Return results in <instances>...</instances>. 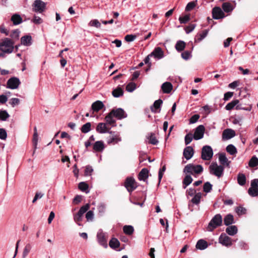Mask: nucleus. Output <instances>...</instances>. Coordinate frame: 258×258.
Wrapping results in <instances>:
<instances>
[{
	"label": "nucleus",
	"instance_id": "26",
	"mask_svg": "<svg viewBox=\"0 0 258 258\" xmlns=\"http://www.w3.org/2000/svg\"><path fill=\"white\" fill-rule=\"evenodd\" d=\"M223 221L224 224L228 226L235 223L234 217L231 214L226 215Z\"/></svg>",
	"mask_w": 258,
	"mask_h": 258
},
{
	"label": "nucleus",
	"instance_id": "59",
	"mask_svg": "<svg viewBox=\"0 0 258 258\" xmlns=\"http://www.w3.org/2000/svg\"><path fill=\"white\" fill-rule=\"evenodd\" d=\"M89 25L90 26L95 27H96L97 28H99L101 27L100 23L97 19H94V20H91L89 22Z\"/></svg>",
	"mask_w": 258,
	"mask_h": 258
},
{
	"label": "nucleus",
	"instance_id": "46",
	"mask_svg": "<svg viewBox=\"0 0 258 258\" xmlns=\"http://www.w3.org/2000/svg\"><path fill=\"white\" fill-rule=\"evenodd\" d=\"M91 124L88 122L82 125L81 128L82 133L86 134L91 131Z\"/></svg>",
	"mask_w": 258,
	"mask_h": 258
},
{
	"label": "nucleus",
	"instance_id": "21",
	"mask_svg": "<svg viewBox=\"0 0 258 258\" xmlns=\"http://www.w3.org/2000/svg\"><path fill=\"white\" fill-rule=\"evenodd\" d=\"M149 172V170L147 168H143L138 174V179L140 181H145L148 178Z\"/></svg>",
	"mask_w": 258,
	"mask_h": 258
},
{
	"label": "nucleus",
	"instance_id": "34",
	"mask_svg": "<svg viewBox=\"0 0 258 258\" xmlns=\"http://www.w3.org/2000/svg\"><path fill=\"white\" fill-rule=\"evenodd\" d=\"M112 94L114 97L118 98L123 96V91L120 87H117L112 91Z\"/></svg>",
	"mask_w": 258,
	"mask_h": 258
},
{
	"label": "nucleus",
	"instance_id": "27",
	"mask_svg": "<svg viewBox=\"0 0 258 258\" xmlns=\"http://www.w3.org/2000/svg\"><path fill=\"white\" fill-rule=\"evenodd\" d=\"M21 44L30 46L32 44V37L29 35H25L21 38Z\"/></svg>",
	"mask_w": 258,
	"mask_h": 258
},
{
	"label": "nucleus",
	"instance_id": "9",
	"mask_svg": "<svg viewBox=\"0 0 258 258\" xmlns=\"http://www.w3.org/2000/svg\"><path fill=\"white\" fill-rule=\"evenodd\" d=\"M46 10V3L41 0H35L32 4V11L42 13Z\"/></svg>",
	"mask_w": 258,
	"mask_h": 258
},
{
	"label": "nucleus",
	"instance_id": "51",
	"mask_svg": "<svg viewBox=\"0 0 258 258\" xmlns=\"http://www.w3.org/2000/svg\"><path fill=\"white\" fill-rule=\"evenodd\" d=\"M38 141V133H34L33 136V139H32L33 146H34L33 154L35 153V151L37 149Z\"/></svg>",
	"mask_w": 258,
	"mask_h": 258
},
{
	"label": "nucleus",
	"instance_id": "4",
	"mask_svg": "<svg viewBox=\"0 0 258 258\" xmlns=\"http://www.w3.org/2000/svg\"><path fill=\"white\" fill-rule=\"evenodd\" d=\"M209 170L211 174L220 177L223 174L224 167L222 165H218L216 162H213L209 166Z\"/></svg>",
	"mask_w": 258,
	"mask_h": 258
},
{
	"label": "nucleus",
	"instance_id": "49",
	"mask_svg": "<svg viewBox=\"0 0 258 258\" xmlns=\"http://www.w3.org/2000/svg\"><path fill=\"white\" fill-rule=\"evenodd\" d=\"M190 20V15L187 14L184 16H180L179 21L181 24H186Z\"/></svg>",
	"mask_w": 258,
	"mask_h": 258
},
{
	"label": "nucleus",
	"instance_id": "36",
	"mask_svg": "<svg viewBox=\"0 0 258 258\" xmlns=\"http://www.w3.org/2000/svg\"><path fill=\"white\" fill-rule=\"evenodd\" d=\"M246 178L245 175L243 174L239 173L237 175V182L241 185L243 186L245 184Z\"/></svg>",
	"mask_w": 258,
	"mask_h": 258
},
{
	"label": "nucleus",
	"instance_id": "16",
	"mask_svg": "<svg viewBox=\"0 0 258 258\" xmlns=\"http://www.w3.org/2000/svg\"><path fill=\"white\" fill-rule=\"evenodd\" d=\"M248 193L252 197L258 196V185L253 180L251 181L250 187L248 190Z\"/></svg>",
	"mask_w": 258,
	"mask_h": 258
},
{
	"label": "nucleus",
	"instance_id": "11",
	"mask_svg": "<svg viewBox=\"0 0 258 258\" xmlns=\"http://www.w3.org/2000/svg\"><path fill=\"white\" fill-rule=\"evenodd\" d=\"M111 114L117 119L121 120L127 117V114L121 108H114L111 110Z\"/></svg>",
	"mask_w": 258,
	"mask_h": 258
},
{
	"label": "nucleus",
	"instance_id": "45",
	"mask_svg": "<svg viewBox=\"0 0 258 258\" xmlns=\"http://www.w3.org/2000/svg\"><path fill=\"white\" fill-rule=\"evenodd\" d=\"M248 165L250 167H255L258 165V158L255 156H253L249 160Z\"/></svg>",
	"mask_w": 258,
	"mask_h": 258
},
{
	"label": "nucleus",
	"instance_id": "38",
	"mask_svg": "<svg viewBox=\"0 0 258 258\" xmlns=\"http://www.w3.org/2000/svg\"><path fill=\"white\" fill-rule=\"evenodd\" d=\"M201 198H202L201 192H198L194 195V197L191 200V202L193 204H194L196 205H198L200 203Z\"/></svg>",
	"mask_w": 258,
	"mask_h": 258
},
{
	"label": "nucleus",
	"instance_id": "18",
	"mask_svg": "<svg viewBox=\"0 0 258 258\" xmlns=\"http://www.w3.org/2000/svg\"><path fill=\"white\" fill-rule=\"evenodd\" d=\"M105 146L103 141H98L95 142L93 145V149L96 152H102Z\"/></svg>",
	"mask_w": 258,
	"mask_h": 258
},
{
	"label": "nucleus",
	"instance_id": "17",
	"mask_svg": "<svg viewBox=\"0 0 258 258\" xmlns=\"http://www.w3.org/2000/svg\"><path fill=\"white\" fill-rule=\"evenodd\" d=\"M194 153L195 152L193 148L191 146H187L184 149L183 155L184 158L188 160L192 158Z\"/></svg>",
	"mask_w": 258,
	"mask_h": 258
},
{
	"label": "nucleus",
	"instance_id": "42",
	"mask_svg": "<svg viewBox=\"0 0 258 258\" xmlns=\"http://www.w3.org/2000/svg\"><path fill=\"white\" fill-rule=\"evenodd\" d=\"M123 231L125 234L131 235L133 233L134 229L131 225H125L123 227Z\"/></svg>",
	"mask_w": 258,
	"mask_h": 258
},
{
	"label": "nucleus",
	"instance_id": "12",
	"mask_svg": "<svg viewBox=\"0 0 258 258\" xmlns=\"http://www.w3.org/2000/svg\"><path fill=\"white\" fill-rule=\"evenodd\" d=\"M21 82L19 78L13 77L10 78L7 82V88L11 89H17Z\"/></svg>",
	"mask_w": 258,
	"mask_h": 258
},
{
	"label": "nucleus",
	"instance_id": "47",
	"mask_svg": "<svg viewBox=\"0 0 258 258\" xmlns=\"http://www.w3.org/2000/svg\"><path fill=\"white\" fill-rule=\"evenodd\" d=\"M226 151L231 155H233L237 153V149L236 147L232 144H230L227 146Z\"/></svg>",
	"mask_w": 258,
	"mask_h": 258
},
{
	"label": "nucleus",
	"instance_id": "8",
	"mask_svg": "<svg viewBox=\"0 0 258 258\" xmlns=\"http://www.w3.org/2000/svg\"><path fill=\"white\" fill-rule=\"evenodd\" d=\"M108 133L110 134V136L107 138V143L108 145H115L121 141L119 133L109 131Z\"/></svg>",
	"mask_w": 258,
	"mask_h": 258
},
{
	"label": "nucleus",
	"instance_id": "62",
	"mask_svg": "<svg viewBox=\"0 0 258 258\" xmlns=\"http://www.w3.org/2000/svg\"><path fill=\"white\" fill-rule=\"evenodd\" d=\"M20 99L17 98H13L11 99L9 103L13 107H14L16 105L19 104Z\"/></svg>",
	"mask_w": 258,
	"mask_h": 258
},
{
	"label": "nucleus",
	"instance_id": "14",
	"mask_svg": "<svg viewBox=\"0 0 258 258\" xmlns=\"http://www.w3.org/2000/svg\"><path fill=\"white\" fill-rule=\"evenodd\" d=\"M212 17L214 19L218 20L225 17L224 13L219 7H215L212 9Z\"/></svg>",
	"mask_w": 258,
	"mask_h": 258
},
{
	"label": "nucleus",
	"instance_id": "52",
	"mask_svg": "<svg viewBox=\"0 0 258 258\" xmlns=\"http://www.w3.org/2000/svg\"><path fill=\"white\" fill-rule=\"evenodd\" d=\"M212 189V185L208 181L205 182L203 186V190L206 193L210 192Z\"/></svg>",
	"mask_w": 258,
	"mask_h": 258
},
{
	"label": "nucleus",
	"instance_id": "3",
	"mask_svg": "<svg viewBox=\"0 0 258 258\" xmlns=\"http://www.w3.org/2000/svg\"><path fill=\"white\" fill-rule=\"evenodd\" d=\"M222 223V217L220 214L215 215L209 223L208 229L209 231H212L218 227L221 226Z\"/></svg>",
	"mask_w": 258,
	"mask_h": 258
},
{
	"label": "nucleus",
	"instance_id": "58",
	"mask_svg": "<svg viewBox=\"0 0 258 258\" xmlns=\"http://www.w3.org/2000/svg\"><path fill=\"white\" fill-rule=\"evenodd\" d=\"M196 26V24H190L184 28V30L186 34H188L192 32Z\"/></svg>",
	"mask_w": 258,
	"mask_h": 258
},
{
	"label": "nucleus",
	"instance_id": "2",
	"mask_svg": "<svg viewBox=\"0 0 258 258\" xmlns=\"http://www.w3.org/2000/svg\"><path fill=\"white\" fill-rule=\"evenodd\" d=\"M203 171V167L201 165H194L193 164H188L186 165L184 169L183 172L186 174H189L194 175L195 174H200Z\"/></svg>",
	"mask_w": 258,
	"mask_h": 258
},
{
	"label": "nucleus",
	"instance_id": "55",
	"mask_svg": "<svg viewBox=\"0 0 258 258\" xmlns=\"http://www.w3.org/2000/svg\"><path fill=\"white\" fill-rule=\"evenodd\" d=\"M166 170V166L164 165L161 168H160L158 172V185L160 184L161 179L163 177V173Z\"/></svg>",
	"mask_w": 258,
	"mask_h": 258
},
{
	"label": "nucleus",
	"instance_id": "33",
	"mask_svg": "<svg viewBox=\"0 0 258 258\" xmlns=\"http://www.w3.org/2000/svg\"><path fill=\"white\" fill-rule=\"evenodd\" d=\"M186 43L182 40H178L177 41L175 47L178 52H181L185 47Z\"/></svg>",
	"mask_w": 258,
	"mask_h": 258
},
{
	"label": "nucleus",
	"instance_id": "1",
	"mask_svg": "<svg viewBox=\"0 0 258 258\" xmlns=\"http://www.w3.org/2000/svg\"><path fill=\"white\" fill-rule=\"evenodd\" d=\"M14 41L9 38H5L0 43V50L6 53H11L14 48Z\"/></svg>",
	"mask_w": 258,
	"mask_h": 258
},
{
	"label": "nucleus",
	"instance_id": "37",
	"mask_svg": "<svg viewBox=\"0 0 258 258\" xmlns=\"http://www.w3.org/2000/svg\"><path fill=\"white\" fill-rule=\"evenodd\" d=\"M20 33V31L19 29H17L13 30L10 35V36L12 39L11 40L14 42L16 40H18L19 38Z\"/></svg>",
	"mask_w": 258,
	"mask_h": 258
},
{
	"label": "nucleus",
	"instance_id": "61",
	"mask_svg": "<svg viewBox=\"0 0 258 258\" xmlns=\"http://www.w3.org/2000/svg\"><path fill=\"white\" fill-rule=\"evenodd\" d=\"M93 171V169L92 166H91L90 165H87L85 167V171H84V175L85 176L90 175Z\"/></svg>",
	"mask_w": 258,
	"mask_h": 258
},
{
	"label": "nucleus",
	"instance_id": "25",
	"mask_svg": "<svg viewBox=\"0 0 258 258\" xmlns=\"http://www.w3.org/2000/svg\"><path fill=\"white\" fill-rule=\"evenodd\" d=\"M219 161L221 164V165H222L223 166L224 165H226L227 167L229 166L230 162L228 161L225 153L219 154Z\"/></svg>",
	"mask_w": 258,
	"mask_h": 258
},
{
	"label": "nucleus",
	"instance_id": "19",
	"mask_svg": "<svg viewBox=\"0 0 258 258\" xmlns=\"http://www.w3.org/2000/svg\"><path fill=\"white\" fill-rule=\"evenodd\" d=\"M150 55L154 56L155 58L160 59L164 57V52L161 47H157L150 53Z\"/></svg>",
	"mask_w": 258,
	"mask_h": 258
},
{
	"label": "nucleus",
	"instance_id": "56",
	"mask_svg": "<svg viewBox=\"0 0 258 258\" xmlns=\"http://www.w3.org/2000/svg\"><path fill=\"white\" fill-rule=\"evenodd\" d=\"M136 88V84L135 83H130L126 86V90L129 92H132Z\"/></svg>",
	"mask_w": 258,
	"mask_h": 258
},
{
	"label": "nucleus",
	"instance_id": "57",
	"mask_svg": "<svg viewBox=\"0 0 258 258\" xmlns=\"http://www.w3.org/2000/svg\"><path fill=\"white\" fill-rule=\"evenodd\" d=\"M194 139V136L191 133L187 134L185 135L184 138L185 144L188 145Z\"/></svg>",
	"mask_w": 258,
	"mask_h": 258
},
{
	"label": "nucleus",
	"instance_id": "15",
	"mask_svg": "<svg viewBox=\"0 0 258 258\" xmlns=\"http://www.w3.org/2000/svg\"><path fill=\"white\" fill-rule=\"evenodd\" d=\"M219 241L222 245L226 246H230L232 244L231 238L224 233H222L220 235Z\"/></svg>",
	"mask_w": 258,
	"mask_h": 258
},
{
	"label": "nucleus",
	"instance_id": "13",
	"mask_svg": "<svg viewBox=\"0 0 258 258\" xmlns=\"http://www.w3.org/2000/svg\"><path fill=\"white\" fill-rule=\"evenodd\" d=\"M205 131V126L203 125H200L195 129L194 134V139L196 140H199L202 139L204 137Z\"/></svg>",
	"mask_w": 258,
	"mask_h": 258
},
{
	"label": "nucleus",
	"instance_id": "7",
	"mask_svg": "<svg viewBox=\"0 0 258 258\" xmlns=\"http://www.w3.org/2000/svg\"><path fill=\"white\" fill-rule=\"evenodd\" d=\"M213 156V151L212 147L209 145L204 146L202 149L201 158L203 160H210Z\"/></svg>",
	"mask_w": 258,
	"mask_h": 258
},
{
	"label": "nucleus",
	"instance_id": "53",
	"mask_svg": "<svg viewBox=\"0 0 258 258\" xmlns=\"http://www.w3.org/2000/svg\"><path fill=\"white\" fill-rule=\"evenodd\" d=\"M235 212L238 215H242L246 214V209L245 208L240 206L236 208Z\"/></svg>",
	"mask_w": 258,
	"mask_h": 258
},
{
	"label": "nucleus",
	"instance_id": "31",
	"mask_svg": "<svg viewBox=\"0 0 258 258\" xmlns=\"http://www.w3.org/2000/svg\"><path fill=\"white\" fill-rule=\"evenodd\" d=\"M237 231H238L237 228L235 225L229 226L226 229V233L230 236L234 235L235 234H236L237 233Z\"/></svg>",
	"mask_w": 258,
	"mask_h": 258
},
{
	"label": "nucleus",
	"instance_id": "35",
	"mask_svg": "<svg viewBox=\"0 0 258 258\" xmlns=\"http://www.w3.org/2000/svg\"><path fill=\"white\" fill-rule=\"evenodd\" d=\"M109 246L112 249H116L119 247L120 242L116 238H112L109 242Z\"/></svg>",
	"mask_w": 258,
	"mask_h": 258
},
{
	"label": "nucleus",
	"instance_id": "23",
	"mask_svg": "<svg viewBox=\"0 0 258 258\" xmlns=\"http://www.w3.org/2000/svg\"><path fill=\"white\" fill-rule=\"evenodd\" d=\"M161 89L164 93H170L173 89V86L170 82H166L161 86Z\"/></svg>",
	"mask_w": 258,
	"mask_h": 258
},
{
	"label": "nucleus",
	"instance_id": "29",
	"mask_svg": "<svg viewBox=\"0 0 258 258\" xmlns=\"http://www.w3.org/2000/svg\"><path fill=\"white\" fill-rule=\"evenodd\" d=\"M193 179L189 174H186L182 180V187L185 189L192 181Z\"/></svg>",
	"mask_w": 258,
	"mask_h": 258
},
{
	"label": "nucleus",
	"instance_id": "32",
	"mask_svg": "<svg viewBox=\"0 0 258 258\" xmlns=\"http://www.w3.org/2000/svg\"><path fill=\"white\" fill-rule=\"evenodd\" d=\"M162 103L163 101L160 99L156 100L153 105L151 106V111L154 113L157 112L156 110L155 109H160Z\"/></svg>",
	"mask_w": 258,
	"mask_h": 258
},
{
	"label": "nucleus",
	"instance_id": "20",
	"mask_svg": "<svg viewBox=\"0 0 258 258\" xmlns=\"http://www.w3.org/2000/svg\"><path fill=\"white\" fill-rule=\"evenodd\" d=\"M235 136V132L234 130L227 128L224 130L222 133V139L223 140H229Z\"/></svg>",
	"mask_w": 258,
	"mask_h": 258
},
{
	"label": "nucleus",
	"instance_id": "50",
	"mask_svg": "<svg viewBox=\"0 0 258 258\" xmlns=\"http://www.w3.org/2000/svg\"><path fill=\"white\" fill-rule=\"evenodd\" d=\"M148 139L150 144L155 145L158 143V141L156 139L154 133H151L150 136L148 138Z\"/></svg>",
	"mask_w": 258,
	"mask_h": 258
},
{
	"label": "nucleus",
	"instance_id": "30",
	"mask_svg": "<svg viewBox=\"0 0 258 258\" xmlns=\"http://www.w3.org/2000/svg\"><path fill=\"white\" fill-rule=\"evenodd\" d=\"M11 20L13 22L14 25H17L22 23V18L20 15L18 14H14L11 18Z\"/></svg>",
	"mask_w": 258,
	"mask_h": 258
},
{
	"label": "nucleus",
	"instance_id": "41",
	"mask_svg": "<svg viewBox=\"0 0 258 258\" xmlns=\"http://www.w3.org/2000/svg\"><path fill=\"white\" fill-rule=\"evenodd\" d=\"M113 115L111 114L110 112L105 117V120L106 122L110 125H113L115 123V120L113 118Z\"/></svg>",
	"mask_w": 258,
	"mask_h": 258
},
{
	"label": "nucleus",
	"instance_id": "40",
	"mask_svg": "<svg viewBox=\"0 0 258 258\" xmlns=\"http://www.w3.org/2000/svg\"><path fill=\"white\" fill-rule=\"evenodd\" d=\"M78 187L79 189L86 193H88L89 190L88 189L89 186L85 182H81L79 183Z\"/></svg>",
	"mask_w": 258,
	"mask_h": 258
},
{
	"label": "nucleus",
	"instance_id": "24",
	"mask_svg": "<svg viewBox=\"0 0 258 258\" xmlns=\"http://www.w3.org/2000/svg\"><path fill=\"white\" fill-rule=\"evenodd\" d=\"M96 131L100 134L108 133L110 131L107 129L106 124L105 123L100 122L96 126Z\"/></svg>",
	"mask_w": 258,
	"mask_h": 258
},
{
	"label": "nucleus",
	"instance_id": "44",
	"mask_svg": "<svg viewBox=\"0 0 258 258\" xmlns=\"http://www.w3.org/2000/svg\"><path fill=\"white\" fill-rule=\"evenodd\" d=\"M198 4V1L197 0L194 1L192 2H190L188 3L185 9V11H190L191 10H193L195 7Z\"/></svg>",
	"mask_w": 258,
	"mask_h": 258
},
{
	"label": "nucleus",
	"instance_id": "22",
	"mask_svg": "<svg viewBox=\"0 0 258 258\" xmlns=\"http://www.w3.org/2000/svg\"><path fill=\"white\" fill-rule=\"evenodd\" d=\"M104 107V105L103 102L101 101L97 100L94 103L91 105V109L93 112H98L101 109H102Z\"/></svg>",
	"mask_w": 258,
	"mask_h": 258
},
{
	"label": "nucleus",
	"instance_id": "43",
	"mask_svg": "<svg viewBox=\"0 0 258 258\" xmlns=\"http://www.w3.org/2000/svg\"><path fill=\"white\" fill-rule=\"evenodd\" d=\"M223 11L226 13H229L232 11L233 8L232 5L229 3H224L222 5Z\"/></svg>",
	"mask_w": 258,
	"mask_h": 258
},
{
	"label": "nucleus",
	"instance_id": "5",
	"mask_svg": "<svg viewBox=\"0 0 258 258\" xmlns=\"http://www.w3.org/2000/svg\"><path fill=\"white\" fill-rule=\"evenodd\" d=\"M124 186L130 195L138 187L137 183L133 177L126 178L124 182Z\"/></svg>",
	"mask_w": 258,
	"mask_h": 258
},
{
	"label": "nucleus",
	"instance_id": "28",
	"mask_svg": "<svg viewBox=\"0 0 258 258\" xmlns=\"http://www.w3.org/2000/svg\"><path fill=\"white\" fill-rule=\"evenodd\" d=\"M208 246V242L204 239H200L197 242L196 248L200 250H204Z\"/></svg>",
	"mask_w": 258,
	"mask_h": 258
},
{
	"label": "nucleus",
	"instance_id": "10",
	"mask_svg": "<svg viewBox=\"0 0 258 258\" xmlns=\"http://www.w3.org/2000/svg\"><path fill=\"white\" fill-rule=\"evenodd\" d=\"M90 208L89 204H86L85 205L81 207L78 212L74 216V220L76 222H80L82 220V217Z\"/></svg>",
	"mask_w": 258,
	"mask_h": 258
},
{
	"label": "nucleus",
	"instance_id": "63",
	"mask_svg": "<svg viewBox=\"0 0 258 258\" xmlns=\"http://www.w3.org/2000/svg\"><path fill=\"white\" fill-rule=\"evenodd\" d=\"M136 38V36L133 34H128L126 35L124 39L127 42H132Z\"/></svg>",
	"mask_w": 258,
	"mask_h": 258
},
{
	"label": "nucleus",
	"instance_id": "64",
	"mask_svg": "<svg viewBox=\"0 0 258 258\" xmlns=\"http://www.w3.org/2000/svg\"><path fill=\"white\" fill-rule=\"evenodd\" d=\"M7 137V133L5 129L0 128V139L2 140H6Z\"/></svg>",
	"mask_w": 258,
	"mask_h": 258
},
{
	"label": "nucleus",
	"instance_id": "54",
	"mask_svg": "<svg viewBox=\"0 0 258 258\" xmlns=\"http://www.w3.org/2000/svg\"><path fill=\"white\" fill-rule=\"evenodd\" d=\"M10 115L6 110L0 111V119L3 121H6L9 117Z\"/></svg>",
	"mask_w": 258,
	"mask_h": 258
},
{
	"label": "nucleus",
	"instance_id": "48",
	"mask_svg": "<svg viewBox=\"0 0 258 258\" xmlns=\"http://www.w3.org/2000/svg\"><path fill=\"white\" fill-rule=\"evenodd\" d=\"M252 108L251 105H248L247 106H244L241 103H238L235 107L237 110H244L246 111H250Z\"/></svg>",
	"mask_w": 258,
	"mask_h": 258
},
{
	"label": "nucleus",
	"instance_id": "60",
	"mask_svg": "<svg viewBox=\"0 0 258 258\" xmlns=\"http://www.w3.org/2000/svg\"><path fill=\"white\" fill-rule=\"evenodd\" d=\"M181 57L185 60H187L191 57V51L186 50L181 53Z\"/></svg>",
	"mask_w": 258,
	"mask_h": 258
},
{
	"label": "nucleus",
	"instance_id": "6",
	"mask_svg": "<svg viewBox=\"0 0 258 258\" xmlns=\"http://www.w3.org/2000/svg\"><path fill=\"white\" fill-rule=\"evenodd\" d=\"M96 237L98 243L104 248H106L108 247L107 234L105 232H104L102 229H100L98 231Z\"/></svg>",
	"mask_w": 258,
	"mask_h": 258
},
{
	"label": "nucleus",
	"instance_id": "39",
	"mask_svg": "<svg viewBox=\"0 0 258 258\" xmlns=\"http://www.w3.org/2000/svg\"><path fill=\"white\" fill-rule=\"evenodd\" d=\"M239 103V101L237 99L234 100L231 102L228 103L225 106V109L227 110H231L236 106L237 104Z\"/></svg>",
	"mask_w": 258,
	"mask_h": 258
}]
</instances>
